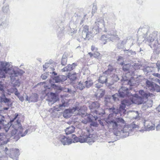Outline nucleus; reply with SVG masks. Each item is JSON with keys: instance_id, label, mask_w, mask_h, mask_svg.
Returning a JSON list of instances; mask_svg holds the SVG:
<instances>
[{"instance_id": "obj_4", "label": "nucleus", "mask_w": 160, "mask_h": 160, "mask_svg": "<svg viewBox=\"0 0 160 160\" xmlns=\"http://www.w3.org/2000/svg\"><path fill=\"white\" fill-rule=\"evenodd\" d=\"M113 114H109L107 119V122L109 125L112 127L114 130H122L126 125L124 120L122 118H116L115 120H113Z\"/></svg>"}, {"instance_id": "obj_19", "label": "nucleus", "mask_w": 160, "mask_h": 160, "mask_svg": "<svg viewBox=\"0 0 160 160\" xmlns=\"http://www.w3.org/2000/svg\"><path fill=\"white\" fill-rule=\"evenodd\" d=\"M65 103H63L62 104H60L58 106V105L54 107V110L57 111H60L62 107H65Z\"/></svg>"}, {"instance_id": "obj_6", "label": "nucleus", "mask_w": 160, "mask_h": 160, "mask_svg": "<svg viewBox=\"0 0 160 160\" xmlns=\"http://www.w3.org/2000/svg\"><path fill=\"white\" fill-rule=\"evenodd\" d=\"M10 64L7 62H1V78L5 77L6 74L10 70Z\"/></svg>"}, {"instance_id": "obj_33", "label": "nucleus", "mask_w": 160, "mask_h": 160, "mask_svg": "<svg viewBox=\"0 0 160 160\" xmlns=\"http://www.w3.org/2000/svg\"><path fill=\"white\" fill-rule=\"evenodd\" d=\"M15 91V94L18 97H19V96L20 94V93L18 92V90L17 89L15 88L14 89Z\"/></svg>"}, {"instance_id": "obj_2", "label": "nucleus", "mask_w": 160, "mask_h": 160, "mask_svg": "<svg viewBox=\"0 0 160 160\" xmlns=\"http://www.w3.org/2000/svg\"><path fill=\"white\" fill-rule=\"evenodd\" d=\"M138 93L140 96H139L138 94H135L133 95L131 100H124L122 102L119 110L121 115L125 114L126 110L125 108L126 105L129 106L132 103L138 105L142 104L145 102L144 100H147L149 98L154 96L152 93L145 92L143 90H139Z\"/></svg>"}, {"instance_id": "obj_1", "label": "nucleus", "mask_w": 160, "mask_h": 160, "mask_svg": "<svg viewBox=\"0 0 160 160\" xmlns=\"http://www.w3.org/2000/svg\"><path fill=\"white\" fill-rule=\"evenodd\" d=\"M18 116V114L16 113L13 118L9 122L3 119H1V130L2 131H5L6 132H7L10 128L12 126L14 129L11 132L12 136H14L15 138H19L20 137L25 136L28 133V130L27 129L24 132H23V129L21 126L20 121L18 119L17 120H16Z\"/></svg>"}, {"instance_id": "obj_3", "label": "nucleus", "mask_w": 160, "mask_h": 160, "mask_svg": "<svg viewBox=\"0 0 160 160\" xmlns=\"http://www.w3.org/2000/svg\"><path fill=\"white\" fill-rule=\"evenodd\" d=\"M73 139H69L67 138L64 136H61L60 137L59 139L62 143L64 145H69L72 142H79L81 143L87 142H94V138L92 137V135L91 134L89 135L88 136H81L79 137H76V135L73 134L72 135Z\"/></svg>"}, {"instance_id": "obj_28", "label": "nucleus", "mask_w": 160, "mask_h": 160, "mask_svg": "<svg viewBox=\"0 0 160 160\" xmlns=\"http://www.w3.org/2000/svg\"><path fill=\"white\" fill-rule=\"evenodd\" d=\"M76 65L74 63H73L72 65H70L68 66V70H73V67H75Z\"/></svg>"}, {"instance_id": "obj_39", "label": "nucleus", "mask_w": 160, "mask_h": 160, "mask_svg": "<svg viewBox=\"0 0 160 160\" xmlns=\"http://www.w3.org/2000/svg\"><path fill=\"white\" fill-rule=\"evenodd\" d=\"M19 99H20V100H21L22 101L24 100L23 98L22 97V98H20Z\"/></svg>"}, {"instance_id": "obj_8", "label": "nucleus", "mask_w": 160, "mask_h": 160, "mask_svg": "<svg viewBox=\"0 0 160 160\" xmlns=\"http://www.w3.org/2000/svg\"><path fill=\"white\" fill-rule=\"evenodd\" d=\"M91 115H89L88 116H87L84 120L82 119V122L84 123H87L88 122H91V125L92 126L95 127H97L98 125V123L95 122H92V119L90 118Z\"/></svg>"}, {"instance_id": "obj_15", "label": "nucleus", "mask_w": 160, "mask_h": 160, "mask_svg": "<svg viewBox=\"0 0 160 160\" xmlns=\"http://www.w3.org/2000/svg\"><path fill=\"white\" fill-rule=\"evenodd\" d=\"M98 81L99 82L102 84L106 83L107 81V78L104 75H102L99 77Z\"/></svg>"}, {"instance_id": "obj_5", "label": "nucleus", "mask_w": 160, "mask_h": 160, "mask_svg": "<svg viewBox=\"0 0 160 160\" xmlns=\"http://www.w3.org/2000/svg\"><path fill=\"white\" fill-rule=\"evenodd\" d=\"M130 89H129L128 88H126L125 87H122L119 89L118 91L119 94V96L121 97H127L129 99H125L122 101V102L124 100H128L130 101L132 98V97H133V95L130 92ZM122 103L120 105V107ZM120 108V107H119ZM110 110H112V112L113 113L117 114L118 113H120L119 112L120 108L119 110L116 109L114 108H112L109 109Z\"/></svg>"}, {"instance_id": "obj_31", "label": "nucleus", "mask_w": 160, "mask_h": 160, "mask_svg": "<svg viewBox=\"0 0 160 160\" xmlns=\"http://www.w3.org/2000/svg\"><path fill=\"white\" fill-rule=\"evenodd\" d=\"M91 50L92 51H97L98 49L97 48H96L94 46L92 45L91 47Z\"/></svg>"}, {"instance_id": "obj_12", "label": "nucleus", "mask_w": 160, "mask_h": 160, "mask_svg": "<svg viewBox=\"0 0 160 160\" xmlns=\"http://www.w3.org/2000/svg\"><path fill=\"white\" fill-rule=\"evenodd\" d=\"M8 141V140L7 138L6 135L3 133L1 134V144H6Z\"/></svg>"}, {"instance_id": "obj_34", "label": "nucleus", "mask_w": 160, "mask_h": 160, "mask_svg": "<svg viewBox=\"0 0 160 160\" xmlns=\"http://www.w3.org/2000/svg\"><path fill=\"white\" fill-rule=\"evenodd\" d=\"M47 76L46 75V74L45 73H44L41 76V78L43 79H45L47 78Z\"/></svg>"}, {"instance_id": "obj_13", "label": "nucleus", "mask_w": 160, "mask_h": 160, "mask_svg": "<svg viewBox=\"0 0 160 160\" xmlns=\"http://www.w3.org/2000/svg\"><path fill=\"white\" fill-rule=\"evenodd\" d=\"M100 104L97 102H92L89 106V108L91 109H97L99 108Z\"/></svg>"}, {"instance_id": "obj_32", "label": "nucleus", "mask_w": 160, "mask_h": 160, "mask_svg": "<svg viewBox=\"0 0 160 160\" xmlns=\"http://www.w3.org/2000/svg\"><path fill=\"white\" fill-rule=\"evenodd\" d=\"M112 77L115 78L114 79H113V78L112 79H114V81H116L119 79L118 77V76L117 75H116L115 74L113 75L112 76Z\"/></svg>"}, {"instance_id": "obj_9", "label": "nucleus", "mask_w": 160, "mask_h": 160, "mask_svg": "<svg viewBox=\"0 0 160 160\" xmlns=\"http://www.w3.org/2000/svg\"><path fill=\"white\" fill-rule=\"evenodd\" d=\"M20 155L19 150L17 148H12L11 158H15Z\"/></svg>"}, {"instance_id": "obj_7", "label": "nucleus", "mask_w": 160, "mask_h": 160, "mask_svg": "<svg viewBox=\"0 0 160 160\" xmlns=\"http://www.w3.org/2000/svg\"><path fill=\"white\" fill-rule=\"evenodd\" d=\"M50 90L51 88H47L45 90L44 92L46 93L47 96V100L50 102H53V103L56 102L57 101V96L56 94L55 93L50 92V93H47L46 92L47 90Z\"/></svg>"}, {"instance_id": "obj_40", "label": "nucleus", "mask_w": 160, "mask_h": 160, "mask_svg": "<svg viewBox=\"0 0 160 160\" xmlns=\"http://www.w3.org/2000/svg\"><path fill=\"white\" fill-rule=\"evenodd\" d=\"M124 64V62H122L120 64L122 66Z\"/></svg>"}, {"instance_id": "obj_20", "label": "nucleus", "mask_w": 160, "mask_h": 160, "mask_svg": "<svg viewBox=\"0 0 160 160\" xmlns=\"http://www.w3.org/2000/svg\"><path fill=\"white\" fill-rule=\"evenodd\" d=\"M146 84H147V86L148 88H150L151 89H154V85L153 82L149 80H147L146 82Z\"/></svg>"}, {"instance_id": "obj_11", "label": "nucleus", "mask_w": 160, "mask_h": 160, "mask_svg": "<svg viewBox=\"0 0 160 160\" xmlns=\"http://www.w3.org/2000/svg\"><path fill=\"white\" fill-rule=\"evenodd\" d=\"M67 79V76L61 75L58 76L55 78V79L56 82H63Z\"/></svg>"}, {"instance_id": "obj_43", "label": "nucleus", "mask_w": 160, "mask_h": 160, "mask_svg": "<svg viewBox=\"0 0 160 160\" xmlns=\"http://www.w3.org/2000/svg\"><path fill=\"white\" fill-rule=\"evenodd\" d=\"M53 87H54V86L56 87V85L54 84L53 85Z\"/></svg>"}, {"instance_id": "obj_24", "label": "nucleus", "mask_w": 160, "mask_h": 160, "mask_svg": "<svg viewBox=\"0 0 160 160\" xmlns=\"http://www.w3.org/2000/svg\"><path fill=\"white\" fill-rule=\"evenodd\" d=\"M85 83L86 87L87 88L90 87L93 84L92 82L91 81H86Z\"/></svg>"}, {"instance_id": "obj_35", "label": "nucleus", "mask_w": 160, "mask_h": 160, "mask_svg": "<svg viewBox=\"0 0 160 160\" xmlns=\"http://www.w3.org/2000/svg\"><path fill=\"white\" fill-rule=\"evenodd\" d=\"M153 75L155 77L160 78V74L158 73H154Z\"/></svg>"}, {"instance_id": "obj_21", "label": "nucleus", "mask_w": 160, "mask_h": 160, "mask_svg": "<svg viewBox=\"0 0 160 160\" xmlns=\"http://www.w3.org/2000/svg\"><path fill=\"white\" fill-rule=\"evenodd\" d=\"M108 70L105 71L104 72V74H108L111 73L113 70V69L112 67L110 65H109L108 66Z\"/></svg>"}, {"instance_id": "obj_29", "label": "nucleus", "mask_w": 160, "mask_h": 160, "mask_svg": "<svg viewBox=\"0 0 160 160\" xmlns=\"http://www.w3.org/2000/svg\"><path fill=\"white\" fill-rule=\"evenodd\" d=\"M2 10L4 12H7L9 10V8L8 6H6L2 7Z\"/></svg>"}, {"instance_id": "obj_10", "label": "nucleus", "mask_w": 160, "mask_h": 160, "mask_svg": "<svg viewBox=\"0 0 160 160\" xmlns=\"http://www.w3.org/2000/svg\"><path fill=\"white\" fill-rule=\"evenodd\" d=\"M73 109H67L65 110L63 112V116L64 117L66 118H68L70 117L71 114L73 112Z\"/></svg>"}, {"instance_id": "obj_41", "label": "nucleus", "mask_w": 160, "mask_h": 160, "mask_svg": "<svg viewBox=\"0 0 160 160\" xmlns=\"http://www.w3.org/2000/svg\"><path fill=\"white\" fill-rule=\"evenodd\" d=\"M112 96L113 97V98H114V100H115L116 99V98H114V95H113Z\"/></svg>"}, {"instance_id": "obj_27", "label": "nucleus", "mask_w": 160, "mask_h": 160, "mask_svg": "<svg viewBox=\"0 0 160 160\" xmlns=\"http://www.w3.org/2000/svg\"><path fill=\"white\" fill-rule=\"evenodd\" d=\"M67 62V59L65 58H62L61 61V64L63 65H65Z\"/></svg>"}, {"instance_id": "obj_36", "label": "nucleus", "mask_w": 160, "mask_h": 160, "mask_svg": "<svg viewBox=\"0 0 160 160\" xmlns=\"http://www.w3.org/2000/svg\"><path fill=\"white\" fill-rule=\"evenodd\" d=\"M122 59H123V57H122L119 56L118 57L117 60L118 61H120Z\"/></svg>"}, {"instance_id": "obj_18", "label": "nucleus", "mask_w": 160, "mask_h": 160, "mask_svg": "<svg viewBox=\"0 0 160 160\" xmlns=\"http://www.w3.org/2000/svg\"><path fill=\"white\" fill-rule=\"evenodd\" d=\"M3 152L5 153L6 156H8L11 158L12 149L9 150L7 148H6L3 150Z\"/></svg>"}, {"instance_id": "obj_37", "label": "nucleus", "mask_w": 160, "mask_h": 160, "mask_svg": "<svg viewBox=\"0 0 160 160\" xmlns=\"http://www.w3.org/2000/svg\"><path fill=\"white\" fill-rule=\"evenodd\" d=\"M88 54L90 56V58H92L93 56V54L91 52H89Z\"/></svg>"}, {"instance_id": "obj_26", "label": "nucleus", "mask_w": 160, "mask_h": 160, "mask_svg": "<svg viewBox=\"0 0 160 160\" xmlns=\"http://www.w3.org/2000/svg\"><path fill=\"white\" fill-rule=\"evenodd\" d=\"M78 88L80 90H82L84 88V85L81 82L78 84Z\"/></svg>"}, {"instance_id": "obj_16", "label": "nucleus", "mask_w": 160, "mask_h": 160, "mask_svg": "<svg viewBox=\"0 0 160 160\" xmlns=\"http://www.w3.org/2000/svg\"><path fill=\"white\" fill-rule=\"evenodd\" d=\"M68 76V78L72 81L76 80L77 78V74L76 73H69Z\"/></svg>"}, {"instance_id": "obj_14", "label": "nucleus", "mask_w": 160, "mask_h": 160, "mask_svg": "<svg viewBox=\"0 0 160 160\" xmlns=\"http://www.w3.org/2000/svg\"><path fill=\"white\" fill-rule=\"evenodd\" d=\"M75 129V128L72 126L67 128L65 130L66 134L68 135L74 132Z\"/></svg>"}, {"instance_id": "obj_17", "label": "nucleus", "mask_w": 160, "mask_h": 160, "mask_svg": "<svg viewBox=\"0 0 160 160\" xmlns=\"http://www.w3.org/2000/svg\"><path fill=\"white\" fill-rule=\"evenodd\" d=\"M1 100L2 102H3L5 103H8V104L10 102V99L6 98L4 94H2L1 97Z\"/></svg>"}, {"instance_id": "obj_22", "label": "nucleus", "mask_w": 160, "mask_h": 160, "mask_svg": "<svg viewBox=\"0 0 160 160\" xmlns=\"http://www.w3.org/2000/svg\"><path fill=\"white\" fill-rule=\"evenodd\" d=\"M83 32H86V38L88 37V34H89V27L85 25L83 27V29L82 31Z\"/></svg>"}, {"instance_id": "obj_44", "label": "nucleus", "mask_w": 160, "mask_h": 160, "mask_svg": "<svg viewBox=\"0 0 160 160\" xmlns=\"http://www.w3.org/2000/svg\"><path fill=\"white\" fill-rule=\"evenodd\" d=\"M75 108V110H74V111L76 110V109H77L76 108Z\"/></svg>"}, {"instance_id": "obj_30", "label": "nucleus", "mask_w": 160, "mask_h": 160, "mask_svg": "<svg viewBox=\"0 0 160 160\" xmlns=\"http://www.w3.org/2000/svg\"><path fill=\"white\" fill-rule=\"evenodd\" d=\"M147 128L148 130H154L155 129V126L154 125H151V126H147Z\"/></svg>"}, {"instance_id": "obj_23", "label": "nucleus", "mask_w": 160, "mask_h": 160, "mask_svg": "<svg viewBox=\"0 0 160 160\" xmlns=\"http://www.w3.org/2000/svg\"><path fill=\"white\" fill-rule=\"evenodd\" d=\"M130 65L129 64H126L123 65L122 68V69L124 72L128 71L129 70V66Z\"/></svg>"}, {"instance_id": "obj_45", "label": "nucleus", "mask_w": 160, "mask_h": 160, "mask_svg": "<svg viewBox=\"0 0 160 160\" xmlns=\"http://www.w3.org/2000/svg\"><path fill=\"white\" fill-rule=\"evenodd\" d=\"M158 81L160 83V80H159V79H158Z\"/></svg>"}, {"instance_id": "obj_46", "label": "nucleus", "mask_w": 160, "mask_h": 160, "mask_svg": "<svg viewBox=\"0 0 160 160\" xmlns=\"http://www.w3.org/2000/svg\"><path fill=\"white\" fill-rule=\"evenodd\" d=\"M45 87H46V88H47V87H47V86H46Z\"/></svg>"}, {"instance_id": "obj_42", "label": "nucleus", "mask_w": 160, "mask_h": 160, "mask_svg": "<svg viewBox=\"0 0 160 160\" xmlns=\"http://www.w3.org/2000/svg\"><path fill=\"white\" fill-rule=\"evenodd\" d=\"M2 87V85H1V87ZM0 90H1V91H2V89L1 88V89H0Z\"/></svg>"}, {"instance_id": "obj_25", "label": "nucleus", "mask_w": 160, "mask_h": 160, "mask_svg": "<svg viewBox=\"0 0 160 160\" xmlns=\"http://www.w3.org/2000/svg\"><path fill=\"white\" fill-rule=\"evenodd\" d=\"M100 53L97 51H96V52L93 53V57L95 58H98L100 57Z\"/></svg>"}, {"instance_id": "obj_38", "label": "nucleus", "mask_w": 160, "mask_h": 160, "mask_svg": "<svg viewBox=\"0 0 160 160\" xmlns=\"http://www.w3.org/2000/svg\"><path fill=\"white\" fill-rule=\"evenodd\" d=\"M8 108H4L3 109V111H4V110H8ZM2 111V110H1V111Z\"/></svg>"}]
</instances>
